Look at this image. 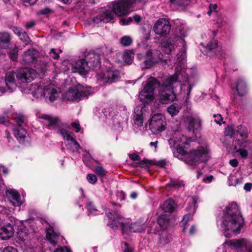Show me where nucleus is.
Returning a JSON list of instances; mask_svg holds the SVG:
<instances>
[{"instance_id":"obj_1","label":"nucleus","mask_w":252,"mask_h":252,"mask_svg":"<svg viewBox=\"0 0 252 252\" xmlns=\"http://www.w3.org/2000/svg\"><path fill=\"white\" fill-rule=\"evenodd\" d=\"M244 223L243 219L241 215L238 206L236 203L229 204L223 211L222 217L217 220L218 228L224 231L226 237H229L230 234L227 231L239 233Z\"/></svg>"},{"instance_id":"obj_2","label":"nucleus","mask_w":252,"mask_h":252,"mask_svg":"<svg viewBox=\"0 0 252 252\" xmlns=\"http://www.w3.org/2000/svg\"><path fill=\"white\" fill-rule=\"evenodd\" d=\"M140 1L141 0H121L112 4V11L105 10L100 15L95 17L93 21L96 23L99 22L108 23L113 18L114 14L119 16L126 15L131 11L130 9L132 5Z\"/></svg>"},{"instance_id":"obj_3","label":"nucleus","mask_w":252,"mask_h":252,"mask_svg":"<svg viewBox=\"0 0 252 252\" xmlns=\"http://www.w3.org/2000/svg\"><path fill=\"white\" fill-rule=\"evenodd\" d=\"M109 219L108 225L113 229H117L118 227L122 228V232L125 238L129 235L128 231L130 232H141L145 230L143 225L139 223H134L131 224L124 223L121 221L123 216L118 211L110 212L106 214Z\"/></svg>"},{"instance_id":"obj_4","label":"nucleus","mask_w":252,"mask_h":252,"mask_svg":"<svg viewBox=\"0 0 252 252\" xmlns=\"http://www.w3.org/2000/svg\"><path fill=\"white\" fill-rule=\"evenodd\" d=\"M181 56L182 57L181 60L178 57L179 63L175 68V73L173 75L169 76V77H172L177 79L175 82V86L176 87V84L180 83L181 93L184 95H186L187 97H188L192 89V85L190 83L189 79L185 71L184 55L182 54Z\"/></svg>"},{"instance_id":"obj_5","label":"nucleus","mask_w":252,"mask_h":252,"mask_svg":"<svg viewBox=\"0 0 252 252\" xmlns=\"http://www.w3.org/2000/svg\"><path fill=\"white\" fill-rule=\"evenodd\" d=\"M176 80V78L168 77L161 84L159 83L158 98L161 103H170L176 98L175 82Z\"/></svg>"},{"instance_id":"obj_6","label":"nucleus","mask_w":252,"mask_h":252,"mask_svg":"<svg viewBox=\"0 0 252 252\" xmlns=\"http://www.w3.org/2000/svg\"><path fill=\"white\" fill-rule=\"evenodd\" d=\"M158 86H159V81L153 77H150L143 90L140 92L139 97L140 101L147 103L152 101L155 97L154 90Z\"/></svg>"},{"instance_id":"obj_7","label":"nucleus","mask_w":252,"mask_h":252,"mask_svg":"<svg viewBox=\"0 0 252 252\" xmlns=\"http://www.w3.org/2000/svg\"><path fill=\"white\" fill-rule=\"evenodd\" d=\"M93 93L94 90L91 87L78 85L66 91L64 94V98L70 101L77 100L87 97Z\"/></svg>"},{"instance_id":"obj_8","label":"nucleus","mask_w":252,"mask_h":252,"mask_svg":"<svg viewBox=\"0 0 252 252\" xmlns=\"http://www.w3.org/2000/svg\"><path fill=\"white\" fill-rule=\"evenodd\" d=\"M162 54L158 50H149L145 54L138 55V59L143 61L142 67L150 68L162 59Z\"/></svg>"},{"instance_id":"obj_9","label":"nucleus","mask_w":252,"mask_h":252,"mask_svg":"<svg viewBox=\"0 0 252 252\" xmlns=\"http://www.w3.org/2000/svg\"><path fill=\"white\" fill-rule=\"evenodd\" d=\"M210 158L209 151L206 148L201 147L197 150L192 151L186 157L187 164L195 166L200 162L206 161Z\"/></svg>"},{"instance_id":"obj_10","label":"nucleus","mask_w":252,"mask_h":252,"mask_svg":"<svg viewBox=\"0 0 252 252\" xmlns=\"http://www.w3.org/2000/svg\"><path fill=\"white\" fill-rule=\"evenodd\" d=\"M179 36L175 38V40L171 38H169L162 42L161 47L163 51L167 54H170L175 50V41L177 42L178 45H181L182 46V51L185 52L186 50V43L185 40L183 39L186 36V33L184 31H180L179 33Z\"/></svg>"},{"instance_id":"obj_11","label":"nucleus","mask_w":252,"mask_h":252,"mask_svg":"<svg viewBox=\"0 0 252 252\" xmlns=\"http://www.w3.org/2000/svg\"><path fill=\"white\" fill-rule=\"evenodd\" d=\"M17 72H8L6 73L5 79L0 78V95L7 90L13 91L18 86Z\"/></svg>"},{"instance_id":"obj_12","label":"nucleus","mask_w":252,"mask_h":252,"mask_svg":"<svg viewBox=\"0 0 252 252\" xmlns=\"http://www.w3.org/2000/svg\"><path fill=\"white\" fill-rule=\"evenodd\" d=\"M166 121L165 117L161 113H156L151 117L149 128L152 133L158 134L165 129Z\"/></svg>"},{"instance_id":"obj_13","label":"nucleus","mask_w":252,"mask_h":252,"mask_svg":"<svg viewBox=\"0 0 252 252\" xmlns=\"http://www.w3.org/2000/svg\"><path fill=\"white\" fill-rule=\"evenodd\" d=\"M36 71L32 68H24L17 72V81L22 89L24 86L26 87L28 82L33 80L36 76Z\"/></svg>"},{"instance_id":"obj_14","label":"nucleus","mask_w":252,"mask_h":252,"mask_svg":"<svg viewBox=\"0 0 252 252\" xmlns=\"http://www.w3.org/2000/svg\"><path fill=\"white\" fill-rule=\"evenodd\" d=\"M197 196H191L189 198V206L186 208L188 214L185 215L181 222V225L183 227L184 231L186 228L188 222L192 219V217L196 209V203L198 201Z\"/></svg>"},{"instance_id":"obj_15","label":"nucleus","mask_w":252,"mask_h":252,"mask_svg":"<svg viewBox=\"0 0 252 252\" xmlns=\"http://www.w3.org/2000/svg\"><path fill=\"white\" fill-rule=\"evenodd\" d=\"M223 245L224 247L227 246L231 249H240L245 250V252H252V244L245 239L226 241Z\"/></svg>"},{"instance_id":"obj_16","label":"nucleus","mask_w":252,"mask_h":252,"mask_svg":"<svg viewBox=\"0 0 252 252\" xmlns=\"http://www.w3.org/2000/svg\"><path fill=\"white\" fill-rule=\"evenodd\" d=\"M153 30L156 34L161 36L168 35L171 30V25L168 20L165 18H160L155 23Z\"/></svg>"},{"instance_id":"obj_17","label":"nucleus","mask_w":252,"mask_h":252,"mask_svg":"<svg viewBox=\"0 0 252 252\" xmlns=\"http://www.w3.org/2000/svg\"><path fill=\"white\" fill-rule=\"evenodd\" d=\"M120 77V72L116 69H110L105 72L97 75V80L103 83L111 84L117 81Z\"/></svg>"},{"instance_id":"obj_18","label":"nucleus","mask_w":252,"mask_h":252,"mask_svg":"<svg viewBox=\"0 0 252 252\" xmlns=\"http://www.w3.org/2000/svg\"><path fill=\"white\" fill-rule=\"evenodd\" d=\"M60 133L65 140V145L67 149L72 152H76L80 148L79 143L71 136L69 131L64 128L60 130Z\"/></svg>"},{"instance_id":"obj_19","label":"nucleus","mask_w":252,"mask_h":252,"mask_svg":"<svg viewBox=\"0 0 252 252\" xmlns=\"http://www.w3.org/2000/svg\"><path fill=\"white\" fill-rule=\"evenodd\" d=\"M60 89L54 84L46 86L43 89V96L46 101L53 102L59 97Z\"/></svg>"},{"instance_id":"obj_20","label":"nucleus","mask_w":252,"mask_h":252,"mask_svg":"<svg viewBox=\"0 0 252 252\" xmlns=\"http://www.w3.org/2000/svg\"><path fill=\"white\" fill-rule=\"evenodd\" d=\"M21 91L25 94H32L35 98H38L43 96V89L39 84L26 85L21 89Z\"/></svg>"},{"instance_id":"obj_21","label":"nucleus","mask_w":252,"mask_h":252,"mask_svg":"<svg viewBox=\"0 0 252 252\" xmlns=\"http://www.w3.org/2000/svg\"><path fill=\"white\" fill-rule=\"evenodd\" d=\"M169 143L171 147L176 149L177 152L179 154L184 156L187 155V152L183 146L184 144H187L186 137L182 136L181 138H176V139L171 138L169 140Z\"/></svg>"},{"instance_id":"obj_22","label":"nucleus","mask_w":252,"mask_h":252,"mask_svg":"<svg viewBox=\"0 0 252 252\" xmlns=\"http://www.w3.org/2000/svg\"><path fill=\"white\" fill-rule=\"evenodd\" d=\"M90 67L86 59H81L77 61L72 66V71L78 72L80 74H86Z\"/></svg>"},{"instance_id":"obj_23","label":"nucleus","mask_w":252,"mask_h":252,"mask_svg":"<svg viewBox=\"0 0 252 252\" xmlns=\"http://www.w3.org/2000/svg\"><path fill=\"white\" fill-rule=\"evenodd\" d=\"M38 56V52L32 48L26 51L22 56V63L25 64L33 63Z\"/></svg>"},{"instance_id":"obj_24","label":"nucleus","mask_w":252,"mask_h":252,"mask_svg":"<svg viewBox=\"0 0 252 252\" xmlns=\"http://www.w3.org/2000/svg\"><path fill=\"white\" fill-rule=\"evenodd\" d=\"M6 195L8 200L14 206H20L22 201L18 192L14 189H8L6 191Z\"/></svg>"},{"instance_id":"obj_25","label":"nucleus","mask_w":252,"mask_h":252,"mask_svg":"<svg viewBox=\"0 0 252 252\" xmlns=\"http://www.w3.org/2000/svg\"><path fill=\"white\" fill-rule=\"evenodd\" d=\"M142 107L137 106L134 109L133 114V126L135 127H139L143 126V117Z\"/></svg>"},{"instance_id":"obj_26","label":"nucleus","mask_w":252,"mask_h":252,"mask_svg":"<svg viewBox=\"0 0 252 252\" xmlns=\"http://www.w3.org/2000/svg\"><path fill=\"white\" fill-rule=\"evenodd\" d=\"M14 229L13 226L8 224L0 228V238L2 240H7L13 236Z\"/></svg>"},{"instance_id":"obj_27","label":"nucleus","mask_w":252,"mask_h":252,"mask_svg":"<svg viewBox=\"0 0 252 252\" xmlns=\"http://www.w3.org/2000/svg\"><path fill=\"white\" fill-rule=\"evenodd\" d=\"M243 183V177L238 171L231 173L228 178V183L229 186H235Z\"/></svg>"},{"instance_id":"obj_28","label":"nucleus","mask_w":252,"mask_h":252,"mask_svg":"<svg viewBox=\"0 0 252 252\" xmlns=\"http://www.w3.org/2000/svg\"><path fill=\"white\" fill-rule=\"evenodd\" d=\"M46 239L53 246H56L60 237L59 233L56 232L53 227H50L46 230Z\"/></svg>"},{"instance_id":"obj_29","label":"nucleus","mask_w":252,"mask_h":252,"mask_svg":"<svg viewBox=\"0 0 252 252\" xmlns=\"http://www.w3.org/2000/svg\"><path fill=\"white\" fill-rule=\"evenodd\" d=\"M40 118L44 120L43 123L49 127L58 126L60 123V120L58 118L53 117L50 115L44 114Z\"/></svg>"},{"instance_id":"obj_30","label":"nucleus","mask_w":252,"mask_h":252,"mask_svg":"<svg viewBox=\"0 0 252 252\" xmlns=\"http://www.w3.org/2000/svg\"><path fill=\"white\" fill-rule=\"evenodd\" d=\"M186 123L189 130L192 132H194L195 130H197L200 126V121L191 116L187 118Z\"/></svg>"},{"instance_id":"obj_31","label":"nucleus","mask_w":252,"mask_h":252,"mask_svg":"<svg viewBox=\"0 0 252 252\" xmlns=\"http://www.w3.org/2000/svg\"><path fill=\"white\" fill-rule=\"evenodd\" d=\"M164 213L170 215L175 209V202L172 199L167 200L160 206Z\"/></svg>"},{"instance_id":"obj_32","label":"nucleus","mask_w":252,"mask_h":252,"mask_svg":"<svg viewBox=\"0 0 252 252\" xmlns=\"http://www.w3.org/2000/svg\"><path fill=\"white\" fill-rule=\"evenodd\" d=\"M86 59L88 60L87 62L90 67H96L100 66V58L98 55L91 53L89 54L88 57H86Z\"/></svg>"},{"instance_id":"obj_33","label":"nucleus","mask_w":252,"mask_h":252,"mask_svg":"<svg viewBox=\"0 0 252 252\" xmlns=\"http://www.w3.org/2000/svg\"><path fill=\"white\" fill-rule=\"evenodd\" d=\"M14 134L20 142H24L26 140H28L27 133L24 128L19 127L14 129Z\"/></svg>"},{"instance_id":"obj_34","label":"nucleus","mask_w":252,"mask_h":252,"mask_svg":"<svg viewBox=\"0 0 252 252\" xmlns=\"http://www.w3.org/2000/svg\"><path fill=\"white\" fill-rule=\"evenodd\" d=\"M52 62L50 60L46 61L45 59H42L38 61L36 66L37 70L41 73L44 74L49 68L50 63Z\"/></svg>"},{"instance_id":"obj_35","label":"nucleus","mask_w":252,"mask_h":252,"mask_svg":"<svg viewBox=\"0 0 252 252\" xmlns=\"http://www.w3.org/2000/svg\"><path fill=\"white\" fill-rule=\"evenodd\" d=\"M172 219V216L169 214H161L158 218V223L161 228L166 227L170 220Z\"/></svg>"},{"instance_id":"obj_36","label":"nucleus","mask_w":252,"mask_h":252,"mask_svg":"<svg viewBox=\"0 0 252 252\" xmlns=\"http://www.w3.org/2000/svg\"><path fill=\"white\" fill-rule=\"evenodd\" d=\"M236 90L239 95H244L247 93V87L245 81L242 79L238 80Z\"/></svg>"},{"instance_id":"obj_37","label":"nucleus","mask_w":252,"mask_h":252,"mask_svg":"<svg viewBox=\"0 0 252 252\" xmlns=\"http://www.w3.org/2000/svg\"><path fill=\"white\" fill-rule=\"evenodd\" d=\"M234 134H239L243 140L248 137V132L245 126L240 125L234 129Z\"/></svg>"},{"instance_id":"obj_38","label":"nucleus","mask_w":252,"mask_h":252,"mask_svg":"<svg viewBox=\"0 0 252 252\" xmlns=\"http://www.w3.org/2000/svg\"><path fill=\"white\" fill-rule=\"evenodd\" d=\"M171 240V237L166 231H161L159 236V243L161 245H165L168 243Z\"/></svg>"},{"instance_id":"obj_39","label":"nucleus","mask_w":252,"mask_h":252,"mask_svg":"<svg viewBox=\"0 0 252 252\" xmlns=\"http://www.w3.org/2000/svg\"><path fill=\"white\" fill-rule=\"evenodd\" d=\"M8 54L10 58L13 61H16L18 56V48L15 44H11L9 45Z\"/></svg>"},{"instance_id":"obj_40","label":"nucleus","mask_w":252,"mask_h":252,"mask_svg":"<svg viewBox=\"0 0 252 252\" xmlns=\"http://www.w3.org/2000/svg\"><path fill=\"white\" fill-rule=\"evenodd\" d=\"M181 108V106L177 103H173L169 106L167 109V111L172 117L176 115Z\"/></svg>"},{"instance_id":"obj_41","label":"nucleus","mask_w":252,"mask_h":252,"mask_svg":"<svg viewBox=\"0 0 252 252\" xmlns=\"http://www.w3.org/2000/svg\"><path fill=\"white\" fill-rule=\"evenodd\" d=\"M86 208L89 215H97L100 214V211L96 209L93 203L90 201L87 202Z\"/></svg>"},{"instance_id":"obj_42","label":"nucleus","mask_w":252,"mask_h":252,"mask_svg":"<svg viewBox=\"0 0 252 252\" xmlns=\"http://www.w3.org/2000/svg\"><path fill=\"white\" fill-rule=\"evenodd\" d=\"M122 57L125 63L127 64H130L132 63V60L133 59V56L132 54L129 52H124L122 54Z\"/></svg>"},{"instance_id":"obj_43","label":"nucleus","mask_w":252,"mask_h":252,"mask_svg":"<svg viewBox=\"0 0 252 252\" xmlns=\"http://www.w3.org/2000/svg\"><path fill=\"white\" fill-rule=\"evenodd\" d=\"M13 118L15 122L17 124L18 126H21L23 124L26 122V118L20 114H16L14 115Z\"/></svg>"},{"instance_id":"obj_44","label":"nucleus","mask_w":252,"mask_h":252,"mask_svg":"<svg viewBox=\"0 0 252 252\" xmlns=\"http://www.w3.org/2000/svg\"><path fill=\"white\" fill-rule=\"evenodd\" d=\"M0 41L3 43L9 44L10 41V34L6 32L0 33Z\"/></svg>"},{"instance_id":"obj_45","label":"nucleus","mask_w":252,"mask_h":252,"mask_svg":"<svg viewBox=\"0 0 252 252\" xmlns=\"http://www.w3.org/2000/svg\"><path fill=\"white\" fill-rule=\"evenodd\" d=\"M19 39L25 43L26 45H28L30 43L31 40L28 35L26 32L23 31L21 34L19 35Z\"/></svg>"},{"instance_id":"obj_46","label":"nucleus","mask_w":252,"mask_h":252,"mask_svg":"<svg viewBox=\"0 0 252 252\" xmlns=\"http://www.w3.org/2000/svg\"><path fill=\"white\" fill-rule=\"evenodd\" d=\"M169 187H173L175 188H181L184 187V184L182 181L176 180H172L170 183L167 185Z\"/></svg>"},{"instance_id":"obj_47","label":"nucleus","mask_w":252,"mask_h":252,"mask_svg":"<svg viewBox=\"0 0 252 252\" xmlns=\"http://www.w3.org/2000/svg\"><path fill=\"white\" fill-rule=\"evenodd\" d=\"M132 42V38L129 36H124L121 39V43L124 46H129Z\"/></svg>"},{"instance_id":"obj_48","label":"nucleus","mask_w":252,"mask_h":252,"mask_svg":"<svg viewBox=\"0 0 252 252\" xmlns=\"http://www.w3.org/2000/svg\"><path fill=\"white\" fill-rule=\"evenodd\" d=\"M17 238L22 241H25L28 238V234L25 230L19 231L17 233Z\"/></svg>"},{"instance_id":"obj_49","label":"nucleus","mask_w":252,"mask_h":252,"mask_svg":"<svg viewBox=\"0 0 252 252\" xmlns=\"http://www.w3.org/2000/svg\"><path fill=\"white\" fill-rule=\"evenodd\" d=\"M218 45L217 41L215 40H211L209 43H208L206 45V48L208 51H212L213 49H215Z\"/></svg>"},{"instance_id":"obj_50","label":"nucleus","mask_w":252,"mask_h":252,"mask_svg":"<svg viewBox=\"0 0 252 252\" xmlns=\"http://www.w3.org/2000/svg\"><path fill=\"white\" fill-rule=\"evenodd\" d=\"M92 159V158L89 152H88L87 155H84L83 156V161L87 166L90 165V163L91 162Z\"/></svg>"},{"instance_id":"obj_51","label":"nucleus","mask_w":252,"mask_h":252,"mask_svg":"<svg viewBox=\"0 0 252 252\" xmlns=\"http://www.w3.org/2000/svg\"><path fill=\"white\" fill-rule=\"evenodd\" d=\"M95 172L97 175L101 177L104 176L106 174L105 170L100 166L96 167Z\"/></svg>"},{"instance_id":"obj_52","label":"nucleus","mask_w":252,"mask_h":252,"mask_svg":"<svg viewBox=\"0 0 252 252\" xmlns=\"http://www.w3.org/2000/svg\"><path fill=\"white\" fill-rule=\"evenodd\" d=\"M235 150L237 153H239L242 158H246L248 156V152L247 150L242 148L237 149V147L235 146Z\"/></svg>"},{"instance_id":"obj_53","label":"nucleus","mask_w":252,"mask_h":252,"mask_svg":"<svg viewBox=\"0 0 252 252\" xmlns=\"http://www.w3.org/2000/svg\"><path fill=\"white\" fill-rule=\"evenodd\" d=\"M88 181L91 184H94L97 181V178L95 175L90 174L87 175Z\"/></svg>"},{"instance_id":"obj_54","label":"nucleus","mask_w":252,"mask_h":252,"mask_svg":"<svg viewBox=\"0 0 252 252\" xmlns=\"http://www.w3.org/2000/svg\"><path fill=\"white\" fill-rule=\"evenodd\" d=\"M234 134V129L231 126H227L224 130V134L226 136H232Z\"/></svg>"},{"instance_id":"obj_55","label":"nucleus","mask_w":252,"mask_h":252,"mask_svg":"<svg viewBox=\"0 0 252 252\" xmlns=\"http://www.w3.org/2000/svg\"><path fill=\"white\" fill-rule=\"evenodd\" d=\"M214 117L215 118V121L218 124L221 125L223 123V118L220 114H214Z\"/></svg>"},{"instance_id":"obj_56","label":"nucleus","mask_w":252,"mask_h":252,"mask_svg":"<svg viewBox=\"0 0 252 252\" xmlns=\"http://www.w3.org/2000/svg\"><path fill=\"white\" fill-rule=\"evenodd\" d=\"M190 0H178L177 5L180 6H187L189 4Z\"/></svg>"},{"instance_id":"obj_57","label":"nucleus","mask_w":252,"mask_h":252,"mask_svg":"<svg viewBox=\"0 0 252 252\" xmlns=\"http://www.w3.org/2000/svg\"><path fill=\"white\" fill-rule=\"evenodd\" d=\"M21 1L25 6H29L34 4L37 0H21Z\"/></svg>"},{"instance_id":"obj_58","label":"nucleus","mask_w":252,"mask_h":252,"mask_svg":"<svg viewBox=\"0 0 252 252\" xmlns=\"http://www.w3.org/2000/svg\"><path fill=\"white\" fill-rule=\"evenodd\" d=\"M49 54L50 57L54 59H58L59 58V54L56 53V50L54 48L51 49Z\"/></svg>"},{"instance_id":"obj_59","label":"nucleus","mask_w":252,"mask_h":252,"mask_svg":"<svg viewBox=\"0 0 252 252\" xmlns=\"http://www.w3.org/2000/svg\"><path fill=\"white\" fill-rule=\"evenodd\" d=\"M122 249L123 251L125 252H132V249L131 248L126 242L123 243Z\"/></svg>"},{"instance_id":"obj_60","label":"nucleus","mask_w":252,"mask_h":252,"mask_svg":"<svg viewBox=\"0 0 252 252\" xmlns=\"http://www.w3.org/2000/svg\"><path fill=\"white\" fill-rule=\"evenodd\" d=\"M71 126L75 129V132H78L81 129V126L79 123L76 122H73L71 124Z\"/></svg>"},{"instance_id":"obj_61","label":"nucleus","mask_w":252,"mask_h":252,"mask_svg":"<svg viewBox=\"0 0 252 252\" xmlns=\"http://www.w3.org/2000/svg\"><path fill=\"white\" fill-rule=\"evenodd\" d=\"M2 252H18L17 250V249H16L15 248L10 247V246H8V247H5L3 249Z\"/></svg>"},{"instance_id":"obj_62","label":"nucleus","mask_w":252,"mask_h":252,"mask_svg":"<svg viewBox=\"0 0 252 252\" xmlns=\"http://www.w3.org/2000/svg\"><path fill=\"white\" fill-rule=\"evenodd\" d=\"M132 17H129L127 19H121V22L122 23L123 25H128L129 23L132 22Z\"/></svg>"},{"instance_id":"obj_63","label":"nucleus","mask_w":252,"mask_h":252,"mask_svg":"<svg viewBox=\"0 0 252 252\" xmlns=\"http://www.w3.org/2000/svg\"><path fill=\"white\" fill-rule=\"evenodd\" d=\"M54 252H70L69 249L66 248V247H60L59 249H56V250L54 251Z\"/></svg>"},{"instance_id":"obj_64","label":"nucleus","mask_w":252,"mask_h":252,"mask_svg":"<svg viewBox=\"0 0 252 252\" xmlns=\"http://www.w3.org/2000/svg\"><path fill=\"white\" fill-rule=\"evenodd\" d=\"M252 188V184L248 183L245 184L244 187V189L247 191H250Z\"/></svg>"}]
</instances>
